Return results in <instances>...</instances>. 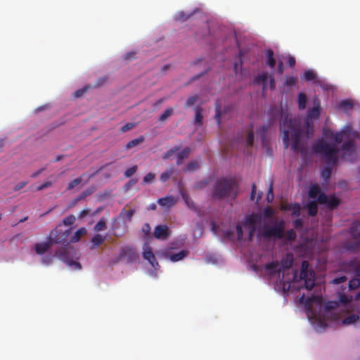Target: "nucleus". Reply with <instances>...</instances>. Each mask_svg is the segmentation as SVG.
<instances>
[{
  "instance_id": "1",
  "label": "nucleus",
  "mask_w": 360,
  "mask_h": 360,
  "mask_svg": "<svg viewBox=\"0 0 360 360\" xmlns=\"http://www.w3.org/2000/svg\"><path fill=\"white\" fill-rule=\"evenodd\" d=\"M281 114V123H280V131L282 134V142L285 148L290 146L292 152L302 153L303 143L300 138L302 137V130L300 125L297 124L296 120L291 119L289 115L285 113Z\"/></svg>"
},
{
  "instance_id": "2",
  "label": "nucleus",
  "mask_w": 360,
  "mask_h": 360,
  "mask_svg": "<svg viewBox=\"0 0 360 360\" xmlns=\"http://www.w3.org/2000/svg\"><path fill=\"white\" fill-rule=\"evenodd\" d=\"M311 149L315 154L323 156V161L326 163V167L321 170V178L327 181L330 178L331 169L338 162L339 150L335 144H329L324 140L315 141Z\"/></svg>"
},
{
  "instance_id": "3",
  "label": "nucleus",
  "mask_w": 360,
  "mask_h": 360,
  "mask_svg": "<svg viewBox=\"0 0 360 360\" xmlns=\"http://www.w3.org/2000/svg\"><path fill=\"white\" fill-rule=\"evenodd\" d=\"M285 222L281 219L271 226H264L262 229V238L266 240H285L293 241L296 238V233L293 229L284 231Z\"/></svg>"
},
{
  "instance_id": "4",
  "label": "nucleus",
  "mask_w": 360,
  "mask_h": 360,
  "mask_svg": "<svg viewBox=\"0 0 360 360\" xmlns=\"http://www.w3.org/2000/svg\"><path fill=\"white\" fill-rule=\"evenodd\" d=\"M238 195V184L232 179L225 177L217 179L211 190V196L215 200L231 197L235 199Z\"/></svg>"
},
{
  "instance_id": "5",
  "label": "nucleus",
  "mask_w": 360,
  "mask_h": 360,
  "mask_svg": "<svg viewBox=\"0 0 360 360\" xmlns=\"http://www.w3.org/2000/svg\"><path fill=\"white\" fill-rule=\"evenodd\" d=\"M70 233V230H67L65 232H60L55 229L51 231V232H49V235L47 236V240L41 243H37V244H35V252L39 255H41L48 252L53 245L63 243L64 238L68 236Z\"/></svg>"
},
{
  "instance_id": "6",
  "label": "nucleus",
  "mask_w": 360,
  "mask_h": 360,
  "mask_svg": "<svg viewBox=\"0 0 360 360\" xmlns=\"http://www.w3.org/2000/svg\"><path fill=\"white\" fill-rule=\"evenodd\" d=\"M321 113V103L320 100L315 96L313 98V107L308 109L307 117L304 120V125H306V130H307V136L310 137L312 135V120L320 118Z\"/></svg>"
},
{
  "instance_id": "7",
  "label": "nucleus",
  "mask_w": 360,
  "mask_h": 360,
  "mask_svg": "<svg viewBox=\"0 0 360 360\" xmlns=\"http://www.w3.org/2000/svg\"><path fill=\"white\" fill-rule=\"evenodd\" d=\"M300 279L304 281V288L307 290H311L315 285V273L311 269H309V263L307 260L301 263Z\"/></svg>"
},
{
  "instance_id": "8",
  "label": "nucleus",
  "mask_w": 360,
  "mask_h": 360,
  "mask_svg": "<svg viewBox=\"0 0 360 360\" xmlns=\"http://www.w3.org/2000/svg\"><path fill=\"white\" fill-rule=\"evenodd\" d=\"M121 259H126L129 264L134 263L139 259V254L131 246H124L120 248V255L117 257L115 264L119 262Z\"/></svg>"
},
{
  "instance_id": "9",
  "label": "nucleus",
  "mask_w": 360,
  "mask_h": 360,
  "mask_svg": "<svg viewBox=\"0 0 360 360\" xmlns=\"http://www.w3.org/2000/svg\"><path fill=\"white\" fill-rule=\"evenodd\" d=\"M318 203L320 205H326L328 209L333 210L339 206L340 201L334 195L327 196L326 195L321 193L318 196Z\"/></svg>"
},
{
  "instance_id": "10",
  "label": "nucleus",
  "mask_w": 360,
  "mask_h": 360,
  "mask_svg": "<svg viewBox=\"0 0 360 360\" xmlns=\"http://www.w3.org/2000/svg\"><path fill=\"white\" fill-rule=\"evenodd\" d=\"M342 150V158L347 161H352L354 155V143L352 140H349L342 145L340 148Z\"/></svg>"
},
{
  "instance_id": "11",
  "label": "nucleus",
  "mask_w": 360,
  "mask_h": 360,
  "mask_svg": "<svg viewBox=\"0 0 360 360\" xmlns=\"http://www.w3.org/2000/svg\"><path fill=\"white\" fill-rule=\"evenodd\" d=\"M269 79L270 89H274V79L272 75H269V73L263 72L262 75L255 77L254 84L263 85V90L266 89V81Z\"/></svg>"
},
{
  "instance_id": "12",
  "label": "nucleus",
  "mask_w": 360,
  "mask_h": 360,
  "mask_svg": "<svg viewBox=\"0 0 360 360\" xmlns=\"http://www.w3.org/2000/svg\"><path fill=\"white\" fill-rule=\"evenodd\" d=\"M134 214V210H122V211H120V215L112 218V225H111V230H112V231H115L117 230V223L119 221L120 219H125L127 221H130Z\"/></svg>"
},
{
  "instance_id": "13",
  "label": "nucleus",
  "mask_w": 360,
  "mask_h": 360,
  "mask_svg": "<svg viewBox=\"0 0 360 360\" xmlns=\"http://www.w3.org/2000/svg\"><path fill=\"white\" fill-rule=\"evenodd\" d=\"M142 256H143L144 259L147 260L148 262L150 264L151 267L155 269V267L158 266V262L155 260V255L152 252L151 248L148 246L147 243L143 245Z\"/></svg>"
},
{
  "instance_id": "14",
  "label": "nucleus",
  "mask_w": 360,
  "mask_h": 360,
  "mask_svg": "<svg viewBox=\"0 0 360 360\" xmlns=\"http://www.w3.org/2000/svg\"><path fill=\"white\" fill-rule=\"evenodd\" d=\"M266 270L271 276H278L280 281H283V276H281V272L283 271V268L279 265L277 262L268 263L266 264Z\"/></svg>"
},
{
  "instance_id": "15",
  "label": "nucleus",
  "mask_w": 360,
  "mask_h": 360,
  "mask_svg": "<svg viewBox=\"0 0 360 360\" xmlns=\"http://www.w3.org/2000/svg\"><path fill=\"white\" fill-rule=\"evenodd\" d=\"M344 250L349 252H356L360 250V239L353 238L352 240H347L344 244Z\"/></svg>"
},
{
  "instance_id": "16",
  "label": "nucleus",
  "mask_w": 360,
  "mask_h": 360,
  "mask_svg": "<svg viewBox=\"0 0 360 360\" xmlns=\"http://www.w3.org/2000/svg\"><path fill=\"white\" fill-rule=\"evenodd\" d=\"M154 237L158 240H166L169 237L167 226L159 225L155 227Z\"/></svg>"
},
{
  "instance_id": "17",
  "label": "nucleus",
  "mask_w": 360,
  "mask_h": 360,
  "mask_svg": "<svg viewBox=\"0 0 360 360\" xmlns=\"http://www.w3.org/2000/svg\"><path fill=\"white\" fill-rule=\"evenodd\" d=\"M350 134L351 128L349 126H346L341 131L335 133V136H332L330 139H333V140H335V143H337V145H339L342 142L343 138L349 136Z\"/></svg>"
},
{
  "instance_id": "18",
  "label": "nucleus",
  "mask_w": 360,
  "mask_h": 360,
  "mask_svg": "<svg viewBox=\"0 0 360 360\" xmlns=\"http://www.w3.org/2000/svg\"><path fill=\"white\" fill-rule=\"evenodd\" d=\"M282 211H291L292 216H299L300 207V204L294 203V204H285L281 206Z\"/></svg>"
},
{
  "instance_id": "19",
  "label": "nucleus",
  "mask_w": 360,
  "mask_h": 360,
  "mask_svg": "<svg viewBox=\"0 0 360 360\" xmlns=\"http://www.w3.org/2000/svg\"><path fill=\"white\" fill-rule=\"evenodd\" d=\"M190 153V149L188 147H186L181 150V151L177 153L176 155V165H181L183 162V160L188 158Z\"/></svg>"
},
{
  "instance_id": "20",
  "label": "nucleus",
  "mask_w": 360,
  "mask_h": 360,
  "mask_svg": "<svg viewBox=\"0 0 360 360\" xmlns=\"http://www.w3.org/2000/svg\"><path fill=\"white\" fill-rule=\"evenodd\" d=\"M260 220V217L257 214H249L245 217V225L249 226V229L255 228V226Z\"/></svg>"
},
{
  "instance_id": "21",
  "label": "nucleus",
  "mask_w": 360,
  "mask_h": 360,
  "mask_svg": "<svg viewBox=\"0 0 360 360\" xmlns=\"http://www.w3.org/2000/svg\"><path fill=\"white\" fill-rule=\"evenodd\" d=\"M86 229L85 228H79L78 230H77V231H75V234H73V236H72V237H70V243H76L77 242L79 241V240H81V238L86 235Z\"/></svg>"
},
{
  "instance_id": "22",
  "label": "nucleus",
  "mask_w": 360,
  "mask_h": 360,
  "mask_svg": "<svg viewBox=\"0 0 360 360\" xmlns=\"http://www.w3.org/2000/svg\"><path fill=\"white\" fill-rule=\"evenodd\" d=\"M188 255V251L181 250L176 253L169 254V259L172 262H176L181 261Z\"/></svg>"
},
{
  "instance_id": "23",
  "label": "nucleus",
  "mask_w": 360,
  "mask_h": 360,
  "mask_svg": "<svg viewBox=\"0 0 360 360\" xmlns=\"http://www.w3.org/2000/svg\"><path fill=\"white\" fill-rule=\"evenodd\" d=\"M266 65L269 66L270 69H274L276 66V60L274 58V51L271 49L266 50Z\"/></svg>"
},
{
  "instance_id": "24",
  "label": "nucleus",
  "mask_w": 360,
  "mask_h": 360,
  "mask_svg": "<svg viewBox=\"0 0 360 360\" xmlns=\"http://www.w3.org/2000/svg\"><path fill=\"white\" fill-rule=\"evenodd\" d=\"M158 202H159V205L162 207H169L175 204V200H174V198L172 196H167L160 198L159 200H158Z\"/></svg>"
},
{
  "instance_id": "25",
  "label": "nucleus",
  "mask_w": 360,
  "mask_h": 360,
  "mask_svg": "<svg viewBox=\"0 0 360 360\" xmlns=\"http://www.w3.org/2000/svg\"><path fill=\"white\" fill-rule=\"evenodd\" d=\"M267 130H269V125H262L259 129H257V136L261 139L262 144L265 145V137H266Z\"/></svg>"
},
{
  "instance_id": "26",
  "label": "nucleus",
  "mask_w": 360,
  "mask_h": 360,
  "mask_svg": "<svg viewBox=\"0 0 360 360\" xmlns=\"http://www.w3.org/2000/svg\"><path fill=\"white\" fill-rule=\"evenodd\" d=\"M306 104L307 96H305L304 93L300 92L299 95H297V108H299L300 110H303L305 109Z\"/></svg>"
},
{
  "instance_id": "27",
  "label": "nucleus",
  "mask_w": 360,
  "mask_h": 360,
  "mask_svg": "<svg viewBox=\"0 0 360 360\" xmlns=\"http://www.w3.org/2000/svg\"><path fill=\"white\" fill-rule=\"evenodd\" d=\"M144 141V136H140L138 138H136L134 140H131L125 145V150H129L132 148H134L136 146H139L140 143H143Z\"/></svg>"
},
{
  "instance_id": "28",
  "label": "nucleus",
  "mask_w": 360,
  "mask_h": 360,
  "mask_svg": "<svg viewBox=\"0 0 360 360\" xmlns=\"http://www.w3.org/2000/svg\"><path fill=\"white\" fill-rule=\"evenodd\" d=\"M321 193H322L320 192V188L317 185H311V187H309V191H308V196H309L311 199L317 198Z\"/></svg>"
},
{
  "instance_id": "29",
  "label": "nucleus",
  "mask_w": 360,
  "mask_h": 360,
  "mask_svg": "<svg viewBox=\"0 0 360 360\" xmlns=\"http://www.w3.org/2000/svg\"><path fill=\"white\" fill-rule=\"evenodd\" d=\"M202 112H203V109H202L200 106L195 108V118H194V124L197 126L202 125V119H203V117H202Z\"/></svg>"
},
{
  "instance_id": "30",
  "label": "nucleus",
  "mask_w": 360,
  "mask_h": 360,
  "mask_svg": "<svg viewBox=\"0 0 360 360\" xmlns=\"http://www.w3.org/2000/svg\"><path fill=\"white\" fill-rule=\"evenodd\" d=\"M350 234L352 236V238H358L360 236V223L355 222L353 223L352 226L350 228Z\"/></svg>"
},
{
  "instance_id": "31",
  "label": "nucleus",
  "mask_w": 360,
  "mask_h": 360,
  "mask_svg": "<svg viewBox=\"0 0 360 360\" xmlns=\"http://www.w3.org/2000/svg\"><path fill=\"white\" fill-rule=\"evenodd\" d=\"M174 114V109L172 108H168L165 111H163L162 114L159 117L160 122H164L167 121V120L170 117V116Z\"/></svg>"
},
{
  "instance_id": "32",
  "label": "nucleus",
  "mask_w": 360,
  "mask_h": 360,
  "mask_svg": "<svg viewBox=\"0 0 360 360\" xmlns=\"http://www.w3.org/2000/svg\"><path fill=\"white\" fill-rule=\"evenodd\" d=\"M105 241V237L102 236L100 234L94 235L91 239V243L94 244V248H97L101 245L102 243Z\"/></svg>"
},
{
  "instance_id": "33",
  "label": "nucleus",
  "mask_w": 360,
  "mask_h": 360,
  "mask_svg": "<svg viewBox=\"0 0 360 360\" xmlns=\"http://www.w3.org/2000/svg\"><path fill=\"white\" fill-rule=\"evenodd\" d=\"M308 215L314 217L317 214V205L316 202L311 201L307 203Z\"/></svg>"
},
{
  "instance_id": "34",
  "label": "nucleus",
  "mask_w": 360,
  "mask_h": 360,
  "mask_svg": "<svg viewBox=\"0 0 360 360\" xmlns=\"http://www.w3.org/2000/svg\"><path fill=\"white\" fill-rule=\"evenodd\" d=\"M173 173V167L167 168L166 171L163 172L162 174H161V176H160V181L162 182L167 181L170 178L171 175H172Z\"/></svg>"
},
{
  "instance_id": "35",
  "label": "nucleus",
  "mask_w": 360,
  "mask_h": 360,
  "mask_svg": "<svg viewBox=\"0 0 360 360\" xmlns=\"http://www.w3.org/2000/svg\"><path fill=\"white\" fill-rule=\"evenodd\" d=\"M359 316L356 314L349 315L342 319V324L350 325L358 321Z\"/></svg>"
},
{
  "instance_id": "36",
  "label": "nucleus",
  "mask_w": 360,
  "mask_h": 360,
  "mask_svg": "<svg viewBox=\"0 0 360 360\" xmlns=\"http://www.w3.org/2000/svg\"><path fill=\"white\" fill-rule=\"evenodd\" d=\"M224 113L221 110L220 101H217L216 102V115H214V118H216V122L218 125H220V117Z\"/></svg>"
},
{
  "instance_id": "37",
  "label": "nucleus",
  "mask_w": 360,
  "mask_h": 360,
  "mask_svg": "<svg viewBox=\"0 0 360 360\" xmlns=\"http://www.w3.org/2000/svg\"><path fill=\"white\" fill-rule=\"evenodd\" d=\"M316 79L315 73L312 72L311 70H307L304 71V76H302V79L307 82H313Z\"/></svg>"
},
{
  "instance_id": "38",
  "label": "nucleus",
  "mask_w": 360,
  "mask_h": 360,
  "mask_svg": "<svg viewBox=\"0 0 360 360\" xmlns=\"http://www.w3.org/2000/svg\"><path fill=\"white\" fill-rule=\"evenodd\" d=\"M182 199L185 200L186 205L189 207L191 210H196V207H195V205L193 204V201L190 197L186 195V193L181 194Z\"/></svg>"
},
{
  "instance_id": "39",
  "label": "nucleus",
  "mask_w": 360,
  "mask_h": 360,
  "mask_svg": "<svg viewBox=\"0 0 360 360\" xmlns=\"http://www.w3.org/2000/svg\"><path fill=\"white\" fill-rule=\"evenodd\" d=\"M105 229H106V222L103 218H101V219H99V221H98L97 224L94 225V230L96 232H100L103 231Z\"/></svg>"
},
{
  "instance_id": "40",
  "label": "nucleus",
  "mask_w": 360,
  "mask_h": 360,
  "mask_svg": "<svg viewBox=\"0 0 360 360\" xmlns=\"http://www.w3.org/2000/svg\"><path fill=\"white\" fill-rule=\"evenodd\" d=\"M255 140V135H253V125H250V131L248 132V136H246V146L251 147L253 145V141Z\"/></svg>"
},
{
  "instance_id": "41",
  "label": "nucleus",
  "mask_w": 360,
  "mask_h": 360,
  "mask_svg": "<svg viewBox=\"0 0 360 360\" xmlns=\"http://www.w3.org/2000/svg\"><path fill=\"white\" fill-rule=\"evenodd\" d=\"M82 181V179L81 177H78L72 181H70L67 185V191H70L75 188V186H78Z\"/></svg>"
},
{
  "instance_id": "42",
  "label": "nucleus",
  "mask_w": 360,
  "mask_h": 360,
  "mask_svg": "<svg viewBox=\"0 0 360 360\" xmlns=\"http://www.w3.org/2000/svg\"><path fill=\"white\" fill-rule=\"evenodd\" d=\"M193 13H185L184 12H180L177 13L176 20L181 22L186 21L190 18V17H191Z\"/></svg>"
},
{
  "instance_id": "43",
  "label": "nucleus",
  "mask_w": 360,
  "mask_h": 360,
  "mask_svg": "<svg viewBox=\"0 0 360 360\" xmlns=\"http://www.w3.org/2000/svg\"><path fill=\"white\" fill-rule=\"evenodd\" d=\"M75 221V217L72 214L68 215V217H66L63 218V224L66 226H70L74 224Z\"/></svg>"
},
{
  "instance_id": "44",
  "label": "nucleus",
  "mask_w": 360,
  "mask_h": 360,
  "mask_svg": "<svg viewBox=\"0 0 360 360\" xmlns=\"http://www.w3.org/2000/svg\"><path fill=\"white\" fill-rule=\"evenodd\" d=\"M198 100V95H192L191 97L186 101L185 108H189L190 106L193 105Z\"/></svg>"
},
{
  "instance_id": "45",
  "label": "nucleus",
  "mask_w": 360,
  "mask_h": 360,
  "mask_svg": "<svg viewBox=\"0 0 360 360\" xmlns=\"http://www.w3.org/2000/svg\"><path fill=\"white\" fill-rule=\"evenodd\" d=\"M198 162L195 161H192L187 164V166H186L185 172H192L198 169Z\"/></svg>"
},
{
  "instance_id": "46",
  "label": "nucleus",
  "mask_w": 360,
  "mask_h": 360,
  "mask_svg": "<svg viewBox=\"0 0 360 360\" xmlns=\"http://www.w3.org/2000/svg\"><path fill=\"white\" fill-rule=\"evenodd\" d=\"M339 106L342 108V110H351L353 108V105L349 100H342L339 103Z\"/></svg>"
},
{
  "instance_id": "47",
  "label": "nucleus",
  "mask_w": 360,
  "mask_h": 360,
  "mask_svg": "<svg viewBox=\"0 0 360 360\" xmlns=\"http://www.w3.org/2000/svg\"><path fill=\"white\" fill-rule=\"evenodd\" d=\"M360 285V280L357 278H352L349 281V289L351 290H356Z\"/></svg>"
},
{
  "instance_id": "48",
  "label": "nucleus",
  "mask_w": 360,
  "mask_h": 360,
  "mask_svg": "<svg viewBox=\"0 0 360 360\" xmlns=\"http://www.w3.org/2000/svg\"><path fill=\"white\" fill-rule=\"evenodd\" d=\"M292 265V260L288 259H284L281 260V266L282 268H283V271L288 270L290 268H291V266Z\"/></svg>"
},
{
  "instance_id": "49",
  "label": "nucleus",
  "mask_w": 360,
  "mask_h": 360,
  "mask_svg": "<svg viewBox=\"0 0 360 360\" xmlns=\"http://www.w3.org/2000/svg\"><path fill=\"white\" fill-rule=\"evenodd\" d=\"M136 165H134L133 167H129L128 169H127V170H125V172H124V176H125L127 178H129V177L132 176V175L134 174V173H136Z\"/></svg>"
},
{
  "instance_id": "50",
  "label": "nucleus",
  "mask_w": 360,
  "mask_h": 360,
  "mask_svg": "<svg viewBox=\"0 0 360 360\" xmlns=\"http://www.w3.org/2000/svg\"><path fill=\"white\" fill-rule=\"evenodd\" d=\"M297 79L295 77H285V84L288 86H292L296 84Z\"/></svg>"
},
{
  "instance_id": "51",
  "label": "nucleus",
  "mask_w": 360,
  "mask_h": 360,
  "mask_svg": "<svg viewBox=\"0 0 360 360\" xmlns=\"http://www.w3.org/2000/svg\"><path fill=\"white\" fill-rule=\"evenodd\" d=\"M52 184H53L51 183V181H46V182L37 186V188H35V190H37V191H43L44 189L50 188Z\"/></svg>"
},
{
  "instance_id": "52",
  "label": "nucleus",
  "mask_w": 360,
  "mask_h": 360,
  "mask_svg": "<svg viewBox=\"0 0 360 360\" xmlns=\"http://www.w3.org/2000/svg\"><path fill=\"white\" fill-rule=\"evenodd\" d=\"M263 216L266 218H271L274 216V210L272 208L268 207L263 210Z\"/></svg>"
},
{
  "instance_id": "53",
  "label": "nucleus",
  "mask_w": 360,
  "mask_h": 360,
  "mask_svg": "<svg viewBox=\"0 0 360 360\" xmlns=\"http://www.w3.org/2000/svg\"><path fill=\"white\" fill-rule=\"evenodd\" d=\"M67 265L70 266H74L75 270H79L81 269V264H79V262L72 261V260H67L66 262Z\"/></svg>"
},
{
  "instance_id": "54",
  "label": "nucleus",
  "mask_w": 360,
  "mask_h": 360,
  "mask_svg": "<svg viewBox=\"0 0 360 360\" xmlns=\"http://www.w3.org/2000/svg\"><path fill=\"white\" fill-rule=\"evenodd\" d=\"M133 127H134V124H133L132 123L125 124L123 125V127H122V128H120V132H122V133L127 132V131L132 129Z\"/></svg>"
},
{
  "instance_id": "55",
  "label": "nucleus",
  "mask_w": 360,
  "mask_h": 360,
  "mask_svg": "<svg viewBox=\"0 0 360 360\" xmlns=\"http://www.w3.org/2000/svg\"><path fill=\"white\" fill-rule=\"evenodd\" d=\"M155 179V174L149 172L143 177L144 184H148Z\"/></svg>"
},
{
  "instance_id": "56",
  "label": "nucleus",
  "mask_w": 360,
  "mask_h": 360,
  "mask_svg": "<svg viewBox=\"0 0 360 360\" xmlns=\"http://www.w3.org/2000/svg\"><path fill=\"white\" fill-rule=\"evenodd\" d=\"M27 184V181H21V182L17 184L16 185H15V186H13V191L16 192V191L20 190L21 188H25Z\"/></svg>"
},
{
  "instance_id": "57",
  "label": "nucleus",
  "mask_w": 360,
  "mask_h": 360,
  "mask_svg": "<svg viewBox=\"0 0 360 360\" xmlns=\"http://www.w3.org/2000/svg\"><path fill=\"white\" fill-rule=\"evenodd\" d=\"M236 233H237V238H238V240H243V228L240 224H237L236 226Z\"/></svg>"
},
{
  "instance_id": "58",
  "label": "nucleus",
  "mask_w": 360,
  "mask_h": 360,
  "mask_svg": "<svg viewBox=\"0 0 360 360\" xmlns=\"http://www.w3.org/2000/svg\"><path fill=\"white\" fill-rule=\"evenodd\" d=\"M91 191L90 189L85 190L82 191V194L79 195L78 198H77V200H79L85 198L88 195H91Z\"/></svg>"
},
{
  "instance_id": "59",
  "label": "nucleus",
  "mask_w": 360,
  "mask_h": 360,
  "mask_svg": "<svg viewBox=\"0 0 360 360\" xmlns=\"http://www.w3.org/2000/svg\"><path fill=\"white\" fill-rule=\"evenodd\" d=\"M345 281H346L345 276H340L338 278L333 279V283L335 285L342 284V283H344Z\"/></svg>"
},
{
  "instance_id": "60",
  "label": "nucleus",
  "mask_w": 360,
  "mask_h": 360,
  "mask_svg": "<svg viewBox=\"0 0 360 360\" xmlns=\"http://www.w3.org/2000/svg\"><path fill=\"white\" fill-rule=\"evenodd\" d=\"M292 226H294L297 229H302V226H303V223L301 219H296L295 221H292Z\"/></svg>"
},
{
  "instance_id": "61",
  "label": "nucleus",
  "mask_w": 360,
  "mask_h": 360,
  "mask_svg": "<svg viewBox=\"0 0 360 360\" xmlns=\"http://www.w3.org/2000/svg\"><path fill=\"white\" fill-rule=\"evenodd\" d=\"M323 136L326 137L327 139H330L333 136H334V135L335 134L333 133V131L328 129H323Z\"/></svg>"
},
{
  "instance_id": "62",
  "label": "nucleus",
  "mask_w": 360,
  "mask_h": 360,
  "mask_svg": "<svg viewBox=\"0 0 360 360\" xmlns=\"http://www.w3.org/2000/svg\"><path fill=\"white\" fill-rule=\"evenodd\" d=\"M311 302L320 303L321 302V297L316 295V296L311 297L307 299L308 304L311 303Z\"/></svg>"
},
{
  "instance_id": "63",
  "label": "nucleus",
  "mask_w": 360,
  "mask_h": 360,
  "mask_svg": "<svg viewBox=\"0 0 360 360\" xmlns=\"http://www.w3.org/2000/svg\"><path fill=\"white\" fill-rule=\"evenodd\" d=\"M106 81H107V77H102L98 79L97 83H96V85H94V86L99 87V86L103 85L106 82Z\"/></svg>"
},
{
  "instance_id": "64",
  "label": "nucleus",
  "mask_w": 360,
  "mask_h": 360,
  "mask_svg": "<svg viewBox=\"0 0 360 360\" xmlns=\"http://www.w3.org/2000/svg\"><path fill=\"white\" fill-rule=\"evenodd\" d=\"M142 233L147 236L150 234V225L148 224H144L142 226Z\"/></svg>"
}]
</instances>
